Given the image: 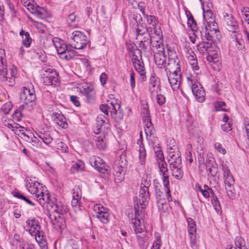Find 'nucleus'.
I'll return each instance as SVG.
<instances>
[{
	"instance_id": "60",
	"label": "nucleus",
	"mask_w": 249,
	"mask_h": 249,
	"mask_svg": "<svg viewBox=\"0 0 249 249\" xmlns=\"http://www.w3.org/2000/svg\"><path fill=\"white\" fill-rule=\"evenodd\" d=\"M19 248V249H34L35 246L32 244H29L28 242H23L20 243Z\"/></svg>"
},
{
	"instance_id": "6",
	"label": "nucleus",
	"mask_w": 249,
	"mask_h": 249,
	"mask_svg": "<svg viewBox=\"0 0 249 249\" xmlns=\"http://www.w3.org/2000/svg\"><path fill=\"white\" fill-rule=\"evenodd\" d=\"M17 74L16 67L12 65L7 70L6 64L0 66V81L5 84L12 86L15 83V78Z\"/></svg>"
},
{
	"instance_id": "7",
	"label": "nucleus",
	"mask_w": 249,
	"mask_h": 249,
	"mask_svg": "<svg viewBox=\"0 0 249 249\" xmlns=\"http://www.w3.org/2000/svg\"><path fill=\"white\" fill-rule=\"evenodd\" d=\"M189 85L191 87L192 92L196 99L199 102H202L205 100V92L203 88L200 84L196 77L191 75L188 77Z\"/></svg>"
},
{
	"instance_id": "51",
	"label": "nucleus",
	"mask_w": 249,
	"mask_h": 249,
	"mask_svg": "<svg viewBox=\"0 0 249 249\" xmlns=\"http://www.w3.org/2000/svg\"><path fill=\"white\" fill-rule=\"evenodd\" d=\"M187 24L188 26L191 28L192 31H196L197 30L198 27L197 23L196 21L195 20L193 16H191V17L188 18Z\"/></svg>"
},
{
	"instance_id": "26",
	"label": "nucleus",
	"mask_w": 249,
	"mask_h": 249,
	"mask_svg": "<svg viewBox=\"0 0 249 249\" xmlns=\"http://www.w3.org/2000/svg\"><path fill=\"white\" fill-rule=\"evenodd\" d=\"M223 178L224 180L225 185H234V179L231 175L230 170L227 167H223Z\"/></svg>"
},
{
	"instance_id": "20",
	"label": "nucleus",
	"mask_w": 249,
	"mask_h": 249,
	"mask_svg": "<svg viewBox=\"0 0 249 249\" xmlns=\"http://www.w3.org/2000/svg\"><path fill=\"white\" fill-rule=\"evenodd\" d=\"M27 225V231L31 235H36V233L40 231L41 226L40 223L35 218L29 219L26 222Z\"/></svg>"
},
{
	"instance_id": "3",
	"label": "nucleus",
	"mask_w": 249,
	"mask_h": 249,
	"mask_svg": "<svg viewBox=\"0 0 249 249\" xmlns=\"http://www.w3.org/2000/svg\"><path fill=\"white\" fill-rule=\"evenodd\" d=\"M25 185L29 192L36 195L37 200L40 205H44L45 204V202L49 200L48 194L43 192L44 187L40 183L30 179L29 180L27 179Z\"/></svg>"
},
{
	"instance_id": "54",
	"label": "nucleus",
	"mask_w": 249,
	"mask_h": 249,
	"mask_svg": "<svg viewBox=\"0 0 249 249\" xmlns=\"http://www.w3.org/2000/svg\"><path fill=\"white\" fill-rule=\"evenodd\" d=\"M145 156L146 152L144 147H142L140 146L139 149V159L142 165H143L144 163Z\"/></svg>"
},
{
	"instance_id": "2",
	"label": "nucleus",
	"mask_w": 249,
	"mask_h": 249,
	"mask_svg": "<svg viewBox=\"0 0 249 249\" xmlns=\"http://www.w3.org/2000/svg\"><path fill=\"white\" fill-rule=\"evenodd\" d=\"M127 49L136 71L139 72L143 79L145 72L141 51L134 43L127 44Z\"/></svg>"
},
{
	"instance_id": "18",
	"label": "nucleus",
	"mask_w": 249,
	"mask_h": 249,
	"mask_svg": "<svg viewBox=\"0 0 249 249\" xmlns=\"http://www.w3.org/2000/svg\"><path fill=\"white\" fill-rule=\"evenodd\" d=\"M90 163L92 167L101 173L105 174L107 170L106 163L99 157L91 158Z\"/></svg>"
},
{
	"instance_id": "53",
	"label": "nucleus",
	"mask_w": 249,
	"mask_h": 249,
	"mask_svg": "<svg viewBox=\"0 0 249 249\" xmlns=\"http://www.w3.org/2000/svg\"><path fill=\"white\" fill-rule=\"evenodd\" d=\"M14 196L18 198L24 200L28 204L31 206H34L35 205V203H33L31 200H30L27 197H26V196H23V195L18 192L15 193Z\"/></svg>"
},
{
	"instance_id": "30",
	"label": "nucleus",
	"mask_w": 249,
	"mask_h": 249,
	"mask_svg": "<svg viewBox=\"0 0 249 249\" xmlns=\"http://www.w3.org/2000/svg\"><path fill=\"white\" fill-rule=\"evenodd\" d=\"M207 60L209 62L212 67L213 64H219L218 54L213 51H210L207 53Z\"/></svg>"
},
{
	"instance_id": "39",
	"label": "nucleus",
	"mask_w": 249,
	"mask_h": 249,
	"mask_svg": "<svg viewBox=\"0 0 249 249\" xmlns=\"http://www.w3.org/2000/svg\"><path fill=\"white\" fill-rule=\"evenodd\" d=\"M32 94H36L33 86L32 87V89H30L29 87H24L20 94V99H26L28 95Z\"/></svg>"
},
{
	"instance_id": "24",
	"label": "nucleus",
	"mask_w": 249,
	"mask_h": 249,
	"mask_svg": "<svg viewBox=\"0 0 249 249\" xmlns=\"http://www.w3.org/2000/svg\"><path fill=\"white\" fill-rule=\"evenodd\" d=\"M36 135L41 139L43 142L47 145L50 144L53 140L52 136V133L50 131L41 130L38 132H36Z\"/></svg>"
},
{
	"instance_id": "48",
	"label": "nucleus",
	"mask_w": 249,
	"mask_h": 249,
	"mask_svg": "<svg viewBox=\"0 0 249 249\" xmlns=\"http://www.w3.org/2000/svg\"><path fill=\"white\" fill-rule=\"evenodd\" d=\"M107 106L108 107L110 112L115 110L116 108H120L121 105L117 102L115 99H113L111 101H108Z\"/></svg>"
},
{
	"instance_id": "4",
	"label": "nucleus",
	"mask_w": 249,
	"mask_h": 249,
	"mask_svg": "<svg viewBox=\"0 0 249 249\" xmlns=\"http://www.w3.org/2000/svg\"><path fill=\"white\" fill-rule=\"evenodd\" d=\"M53 42L61 59L69 61L75 56L76 51L69 48L63 40L55 37L53 38Z\"/></svg>"
},
{
	"instance_id": "38",
	"label": "nucleus",
	"mask_w": 249,
	"mask_h": 249,
	"mask_svg": "<svg viewBox=\"0 0 249 249\" xmlns=\"http://www.w3.org/2000/svg\"><path fill=\"white\" fill-rule=\"evenodd\" d=\"M33 236L35 237L36 240L41 247H45L47 243L42 231H39L36 233V235Z\"/></svg>"
},
{
	"instance_id": "32",
	"label": "nucleus",
	"mask_w": 249,
	"mask_h": 249,
	"mask_svg": "<svg viewBox=\"0 0 249 249\" xmlns=\"http://www.w3.org/2000/svg\"><path fill=\"white\" fill-rule=\"evenodd\" d=\"M213 43H212V42L202 40V42L197 45V48L200 53H204L205 52L208 53L211 51L210 49Z\"/></svg>"
},
{
	"instance_id": "16",
	"label": "nucleus",
	"mask_w": 249,
	"mask_h": 249,
	"mask_svg": "<svg viewBox=\"0 0 249 249\" xmlns=\"http://www.w3.org/2000/svg\"><path fill=\"white\" fill-rule=\"evenodd\" d=\"M58 82V74L55 71L48 69L45 71L43 77V83L45 85L56 86Z\"/></svg>"
},
{
	"instance_id": "64",
	"label": "nucleus",
	"mask_w": 249,
	"mask_h": 249,
	"mask_svg": "<svg viewBox=\"0 0 249 249\" xmlns=\"http://www.w3.org/2000/svg\"><path fill=\"white\" fill-rule=\"evenodd\" d=\"M190 244L191 247L193 249H197V246L196 241V237L195 234L190 235Z\"/></svg>"
},
{
	"instance_id": "14",
	"label": "nucleus",
	"mask_w": 249,
	"mask_h": 249,
	"mask_svg": "<svg viewBox=\"0 0 249 249\" xmlns=\"http://www.w3.org/2000/svg\"><path fill=\"white\" fill-rule=\"evenodd\" d=\"M45 203H47V208L52 213L55 212L58 215H63L69 212V208L66 205H62L60 203H54L50 200V197H49V200L45 202ZM59 217H60V215H59Z\"/></svg>"
},
{
	"instance_id": "17",
	"label": "nucleus",
	"mask_w": 249,
	"mask_h": 249,
	"mask_svg": "<svg viewBox=\"0 0 249 249\" xmlns=\"http://www.w3.org/2000/svg\"><path fill=\"white\" fill-rule=\"evenodd\" d=\"M96 125L97 133L105 132V129L107 130V133L109 130L110 126L109 121L104 115L100 114L97 117Z\"/></svg>"
},
{
	"instance_id": "55",
	"label": "nucleus",
	"mask_w": 249,
	"mask_h": 249,
	"mask_svg": "<svg viewBox=\"0 0 249 249\" xmlns=\"http://www.w3.org/2000/svg\"><path fill=\"white\" fill-rule=\"evenodd\" d=\"M226 105L225 103L223 101H217L214 103V107L215 108V110L217 111H226L227 110L223 108V107L225 106Z\"/></svg>"
},
{
	"instance_id": "12",
	"label": "nucleus",
	"mask_w": 249,
	"mask_h": 249,
	"mask_svg": "<svg viewBox=\"0 0 249 249\" xmlns=\"http://www.w3.org/2000/svg\"><path fill=\"white\" fill-rule=\"evenodd\" d=\"M122 156L117 159L113 166L115 175V182L117 183L122 182L124 178L126 160H123Z\"/></svg>"
},
{
	"instance_id": "25",
	"label": "nucleus",
	"mask_w": 249,
	"mask_h": 249,
	"mask_svg": "<svg viewBox=\"0 0 249 249\" xmlns=\"http://www.w3.org/2000/svg\"><path fill=\"white\" fill-rule=\"evenodd\" d=\"M54 122L63 128L68 127V124L66 122V118L61 113L54 112L53 113Z\"/></svg>"
},
{
	"instance_id": "5",
	"label": "nucleus",
	"mask_w": 249,
	"mask_h": 249,
	"mask_svg": "<svg viewBox=\"0 0 249 249\" xmlns=\"http://www.w3.org/2000/svg\"><path fill=\"white\" fill-rule=\"evenodd\" d=\"M158 53H156L154 55V60L156 65L160 68H163L166 72V76L168 81L171 86V82L170 79V75L171 73V66L170 65V61L171 58L169 56V49H168V57H166L164 51L158 50Z\"/></svg>"
},
{
	"instance_id": "43",
	"label": "nucleus",
	"mask_w": 249,
	"mask_h": 249,
	"mask_svg": "<svg viewBox=\"0 0 249 249\" xmlns=\"http://www.w3.org/2000/svg\"><path fill=\"white\" fill-rule=\"evenodd\" d=\"M147 20L148 23L154 27V33L160 37V31L158 32L155 28V26L157 24L156 18L155 16L146 15Z\"/></svg>"
},
{
	"instance_id": "10",
	"label": "nucleus",
	"mask_w": 249,
	"mask_h": 249,
	"mask_svg": "<svg viewBox=\"0 0 249 249\" xmlns=\"http://www.w3.org/2000/svg\"><path fill=\"white\" fill-rule=\"evenodd\" d=\"M77 91L85 96L87 102L89 103H93L96 96V92L93 85L89 83H81L78 84Z\"/></svg>"
},
{
	"instance_id": "63",
	"label": "nucleus",
	"mask_w": 249,
	"mask_h": 249,
	"mask_svg": "<svg viewBox=\"0 0 249 249\" xmlns=\"http://www.w3.org/2000/svg\"><path fill=\"white\" fill-rule=\"evenodd\" d=\"M244 127L247 138L249 141V119L246 118L244 119Z\"/></svg>"
},
{
	"instance_id": "42",
	"label": "nucleus",
	"mask_w": 249,
	"mask_h": 249,
	"mask_svg": "<svg viewBox=\"0 0 249 249\" xmlns=\"http://www.w3.org/2000/svg\"><path fill=\"white\" fill-rule=\"evenodd\" d=\"M36 10L34 11H31V12L36 14L38 18L41 19L46 18L47 17V12L43 8L36 6Z\"/></svg>"
},
{
	"instance_id": "35",
	"label": "nucleus",
	"mask_w": 249,
	"mask_h": 249,
	"mask_svg": "<svg viewBox=\"0 0 249 249\" xmlns=\"http://www.w3.org/2000/svg\"><path fill=\"white\" fill-rule=\"evenodd\" d=\"M20 36L22 38V44L26 47H29L32 42V38L28 32H25L23 30L19 32Z\"/></svg>"
},
{
	"instance_id": "13",
	"label": "nucleus",
	"mask_w": 249,
	"mask_h": 249,
	"mask_svg": "<svg viewBox=\"0 0 249 249\" xmlns=\"http://www.w3.org/2000/svg\"><path fill=\"white\" fill-rule=\"evenodd\" d=\"M94 216H96L103 224H107L109 222V213L107 209L101 204H97L93 207Z\"/></svg>"
},
{
	"instance_id": "28",
	"label": "nucleus",
	"mask_w": 249,
	"mask_h": 249,
	"mask_svg": "<svg viewBox=\"0 0 249 249\" xmlns=\"http://www.w3.org/2000/svg\"><path fill=\"white\" fill-rule=\"evenodd\" d=\"M212 30H208L207 27L205 26V31H201V38L202 40L206 41L207 42H212V43L213 44V36H212L213 32H214L216 33V29L215 28V30H213V28Z\"/></svg>"
},
{
	"instance_id": "62",
	"label": "nucleus",
	"mask_w": 249,
	"mask_h": 249,
	"mask_svg": "<svg viewBox=\"0 0 249 249\" xmlns=\"http://www.w3.org/2000/svg\"><path fill=\"white\" fill-rule=\"evenodd\" d=\"M142 112L143 114V118L150 117L149 107L147 104L143 105Z\"/></svg>"
},
{
	"instance_id": "50",
	"label": "nucleus",
	"mask_w": 249,
	"mask_h": 249,
	"mask_svg": "<svg viewBox=\"0 0 249 249\" xmlns=\"http://www.w3.org/2000/svg\"><path fill=\"white\" fill-rule=\"evenodd\" d=\"M24 107V105H22L21 107H19L18 109H16L14 114H13V119L17 122H19L21 121V118L23 117L22 114L21 108H23Z\"/></svg>"
},
{
	"instance_id": "44",
	"label": "nucleus",
	"mask_w": 249,
	"mask_h": 249,
	"mask_svg": "<svg viewBox=\"0 0 249 249\" xmlns=\"http://www.w3.org/2000/svg\"><path fill=\"white\" fill-rule=\"evenodd\" d=\"M225 186L228 197L231 199H234L236 197V193L234 185H226Z\"/></svg>"
},
{
	"instance_id": "36",
	"label": "nucleus",
	"mask_w": 249,
	"mask_h": 249,
	"mask_svg": "<svg viewBox=\"0 0 249 249\" xmlns=\"http://www.w3.org/2000/svg\"><path fill=\"white\" fill-rule=\"evenodd\" d=\"M85 168V163L81 160H78L76 163L72 164L71 168V172L75 174L79 171H82Z\"/></svg>"
},
{
	"instance_id": "22",
	"label": "nucleus",
	"mask_w": 249,
	"mask_h": 249,
	"mask_svg": "<svg viewBox=\"0 0 249 249\" xmlns=\"http://www.w3.org/2000/svg\"><path fill=\"white\" fill-rule=\"evenodd\" d=\"M206 11L204 9L203 11V17L204 21H206L207 23L208 26L210 28H212V26H213V30H215V27H217V23L215 22L214 18L213 16V13L212 11L208 8Z\"/></svg>"
},
{
	"instance_id": "49",
	"label": "nucleus",
	"mask_w": 249,
	"mask_h": 249,
	"mask_svg": "<svg viewBox=\"0 0 249 249\" xmlns=\"http://www.w3.org/2000/svg\"><path fill=\"white\" fill-rule=\"evenodd\" d=\"M146 36H144L143 39L141 40L140 43V46L139 47L141 48H143L144 50H146L148 46V45L150 46V47H151L152 46V39L151 38H148V37H146L147 40H145V38ZM153 47L154 46L152 45Z\"/></svg>"
},
{
	"instance_id": "15",
	"label": "nucleus",
	"mask_w": 249,
	"mask_h": 249,
	"mask_svg": "<svg viewBox=\"0 0 249 249\" xmlns=\"http://www.w3.org/2000/svg\"><path fill=\"white\" fill-rule=\"evenodd\" d=\"M176 60L174 64L176 66V70L172 73V89L176 90L179 89L181 83V72L179 65V60L178 55H176Z\"/></svg>"
},
{
	"instance_id": "23",
	"label": "nucleus",
	"mask_w": 249,
	"mask_h": 249,
	"mask_svg": "<svg viewBox=\"0 0 249 249\" xmlns=\"http://www.w3.org/2000/svg\"><path fill=\"white\" fill-rule=\"evenodd\" d=\"M206 169L208 176L214 177L216 176L218 168L213 160H207L205 163Z\"/></svg>"
},
{
	"instance_id": "59",
	"label": "nucleus",
	"mask_w": 249,
	"mask_h": 249,
	"mask_svg": "<svg viewBox=\"0 0 249 249\" xmlns=\"http://www.w3.org/2000/svg\"><path fill=\"white\" fill-rule=\"evenodd\" d=\"M187 150L188 153H187L186 159L189 160V162L192 163L193 162V155L192 153V146L191 144H188L187 146Z\"/></svg>"
},
{
	"instance_id": "21",
	"label": "nucleus",
	"mask_w": 249,
	"mask_h": 249,
	"mask_svg": "<svg viewBox=\"0 0 249 249\" xmlns=\"http://www.w3.org/2000/svg\"><path fill=\"white\" fill-rule=\"evenodd\" d=\"M225 20L227 29L229 31L232 32L233 35H235V33H240L237 31L239 28L238 22L233 17L228 15Z\"/></svg>"
},
{
	"instance_id": "31",
	"label": "nucleus",
	"mask_w": 249,
	"mask_h": 249,
	"mask_svg": "<svg viewBox=\"0 0 249 249\" xmlns=\"http://www.w3.org/2000/svg\"><path fill=\"white\" fill-rule=\"evenodd\" d=\"M144 128L146 136H151L153 134L154 126L150 117L143 118Z\"/></svg>"
},
{
	"instance_id": "1",
	"label": "nucleus",
	"mask_w": 249,
	"mask_h": 249,
	"mask_svg": "<svg viewBox=\"0 0 249 249\" xmlns=\"http://www.w3.org/2000/svg\"><path fill=\"white\" fill-rule=\"evenodd\" d=\"M157 150H155V153L157 160L159 162V166L160 173L163 176L162 181L164 186V191L165 194L166 199L169 203V197H171V191L169 187V174L167 168V164L164 161V157L163 152L160 148H157Z\"/></svg>"
},
{
	"instance_id": "34",
	"label": "nucleus",
	"mask_w": 249,
	"mask_h": 249,
	"mask_svg": "<svg viewBox=\"0 0 249 249\" xmlns=\"http://www.w3.org/2000/svg\"><path fill=\"white\" fill-rule=\"evenodd\" d=\"M231 36L235 39V45L238 50H242L244 48V42L242 39V35L240 33H235V35H231Z\"/></svg>"
},
{
	"instance_id": "41",
	"label": "nucleus",
	"mask_w": 249,
	"mask_h": 249,
	"mask_svg": "<svg viewBox=\"0 0 249 249\" xmlns=\"http://www.w3.org/2000/svg\"><path fill=\"white\" fill-rule=\"evenodd\" d=\"M34 56L41 62H44L46 61V56L45 52L41 49H38L34 51Z\"/></svg>"
},
{
	"instance_id": "9",
	"label": "nucleus",
	"mask_w": 249,
	"mask_h": 249,
	"mask_svg": "<svg viewBox=\"0 0 249 249\" xmlns=\"http://www.w3.org/2000/svg\"><path fill=\"white\" fill-rule=\"evenodd\" d=\"M149 186L150 183H147L146 184H144V186L141 187L138 202L134 207L136 216L139 215V210L142 213V211L145 208L146 202L149 196L148 190Z\"/></svg>"
},
{
	"instance_id": "57",
	"label": "nucleus",
	"mask_w": 249,
	"mask_h": 249,
	"mask_svg": "<svg viewBox=\"0 0 249 249\" xmlns=\"http://www.w3.org/2000/svg\"><path fill=\"white\" fill-rule=\"evenodd\" d=\"M12 109V106L10 103L4 104L1 107V111L3 114H7Z\"/></svg>"
},
{
	"instance_id": "58",
	"label": "nucleus",
	"mask_w": 249,
	"mask_h": 249,
	"mask_svg": "<svg viewBox=\"0 0 249 249\" xmlns=\"http://www.w3.org/2000/svg\"><path fill=\"white\" fill-rule=\"evenodd\" d=\"M76 16L74 13H72L69 16L67 21L70 26L74 27L75 26L74 23L76 21Z\"/></svg>"
},
{
	"instance_id": "45",
	"label": "nucleus",
	"mask_w": 249,
	"mask_h": 249,
	"mask_svg": "<svg viewBox=\"0 0 249 249\" xmlns=\"http://www.w3.org/2000/svg\"><path fill=\"white\" fill-rule=\"evenodd\" d=\"M137 38L144 35H148L147 28L141 24H137L136 28Z\"/></svg>"
},
{
	"instance_id": "33",
	"label": "nucleus",
	"mask_w": 249,
	"mask_h": 249,
	"mask_svg": "<svg viewBox=\"0 0 249 249\" xmlns=\"http://www.w3.org/2000/svg\"><path fill=\"white\" fill-rule=\"evenodd\" d=\"M210 191H211V194L212 195V203L214 207V209L216 211L218 214L220 213H221V208L220 204V202L218 200L216 196L215 195L213 191L212 188H209Z\"/></svg>"
},
{
	"instance_id": "52",
	"label": "nucleus",
	"mask_w": 249,
	"mask_h": 249,
	"mask_svg": "<svg viewBox=\"0 0 249 249\" xmlns=\"http://www.w3.org/2000/svg\"><path fill=\"white\" fill-rule=\"evenodd\" d=\"M32 134L33 135V137L31 138V142L32 143V145L36 147V148H42V142L38 140V137L37 136H35L34 134Z\"/></svg>"
},
{
	"instance_id": "27",
	"label": "nucleus",
	"mask_w": 249,
	"mask_h": 249,
	"mask_svg": "<svg viewBox=\"0 0 249 249\" xmlns=\"http://www.w3.org/2000/svg\"><path fill=\"white\" fill-rule=\"evenodd\" d=\"M235 247L228 245L226 249H247L245 240L241 236H237L235 239Z\"/></svg>"
},
{
	"instance_id": "19",
	"label": "nucleus",
	"mask_w": 249,
	"mask_h": 249,
	"mask_svg": "<svg viewBox=\"0 0 249 249\" xmlns=\"http://www.w3.org/2000/svg\"><path fill=\"white\" fill-rule=\"evenodd\" d=\"M149 89L151 95H156L160 90V80L155 74L150 77Z\"/></svg>"
},
{
	"instance_id": "40",
	"label": "nucleus",
	"mask_w": 249,
	"mask_h": 249,
	"mask_svg": "<svg viewBox=\"0 0 249 249\" xmlns=\"http://www.w3.org/2000/svg\"><path fill=\"white\" fill-rule=\"evenodd\" d=\"M156 194L157 197H159V200L158 201V203L159 204H161L162 206V209L163 210L164 212L166 211L168 213V209L167 207V204L165 202H163V200H162V196H163V193L160 191V189L156 190Z\"/></svg>"
},
{
	"instance_id": "46",
	"label": "nucleus",
	"mask_w": 249,
	"mask_h": 249,
	"mask_svg": "<svg viewBox=\"0 0 249 249\" xmlns=\"http://www.w3.org/2000/svg\"><path fill=\"white\" fill-rule=\"evenodd\" d=\"M134 225V231L135 233H139L144 231L143 228L141 225L140 219L135 217L134 221L132 222Z\"/></svg>"
},
{
	"instance_id": "56",
	"label": "nucleus",
	"mask_w": 249,
	"mask_h": 249,
	"mask_svg": "<svg viewBox=\"0 0 249 249\" xmlns=\"http://www.w3.org/2000/svg\"><path fill=\"white\" fill-rule=\"evenodd\" d=\"M49 217L50 219L52 221L53 225H56V226L59 227L60 229L64 228V225L63 224L62 225L61 224H59V221H56V216L55 215L50 213Z\"/></svg>"
},
{
	"instance_id": "29",
	"label": "nucleus",
	"mask_w": 249,
	"mask_h": 249,
	"mask_svg": "<svg viewBox=\"0 0 249 249\" xmlns=\"http://www.w3.org/2000/svg\"><path fill=\"white\" fill-rule=\"evenodd\" d=\"M136 234L140 247L143 249H145L147 246V237L146 231H143L142 232L136 233Z\"/></svg>"
},
{
	"instance_id": "61",
	"label": "nucleus",
	"mask_w": 249,
	"mask_h": 249,
	"mask_svg": "<svg viewBox=\"0 0 249 249\" xmlns=\"http://www.w3.org/2000/svg\"><path fill=\"white\" fill-rule=\"evenodd\" d=\"M24 101V103L26 105H28L30 103H34L36 100V94H32L30 95H28L27 96V99H21Z\"/></svg>"
},
{
	"instance_id": "47",
	"label": "nucleus",
	"mask_w": 249,
	"mask_h": 249,
	"mask_svg": "<svg viewBox=\"0 0 249 249\" xmlns=\"http://www.w3.org/2000/svg\"><path fill=\"white\" fill-rule=\"evenodd\" d=\"M188 223V231L189 235L195 234L196 231L195 222L191 218L187 219Z\"/></svg>"
},
{
	"instance_id": "8",
	"label": "nucleus",
	"mask_w": 249,
	"mask_h": 249,
	"mask_svg": "<svg viewBox=\"0 0 249 249\" xmlns=\"http://www.w3.org/2000/svg\"><path fill=\"white\" fill-rule=\"evenodd\" d=\"M70 45L75 49L81 50L84 48L87 44V36L79 31H73L69 39Z\"/></svg>"
},
{
	"instance_id": "37",
	"label": "nucleus",
	"mask_w": 249,
	"mask_h": 249,
	"mask_svg": "<svg viewBox=\"0 0 249 249\" xmlns=\"http://www.w3.org/2000/svg\"><path fill=\"white\" fill-rule=\"evenodd\" d=\"M111 115L116 122L119 123L124 118V113L121 107L111 111Z\"/></svg>"
},
{
	"instance_id": "11",
	"label": "nucleus",
	"mask_w": 249,
	"mask_h": 249,
	"mask_svg": "<svg viewBox=\"0 0 249 249\" xmlns=\"http://www.w3.org/2000/svg\"><path fill=\"white\" fill-rule=\"evenodd\" d=\"M172 154V176L177 179H179L183 176L181 170V153L178 149L175 148Z\"/></svg>"
}]
</instances>
